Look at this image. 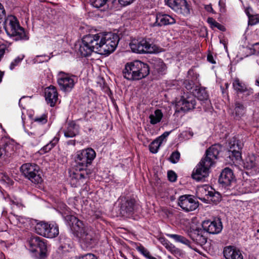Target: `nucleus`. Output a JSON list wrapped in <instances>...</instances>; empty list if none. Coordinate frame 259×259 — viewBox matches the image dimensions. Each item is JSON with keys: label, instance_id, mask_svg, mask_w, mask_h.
<instances>
[{"label": "nucleus", "instance_id": "nucleus-47", "mask_svg": "<svg viewBox=\"0 0 259 259\" xmlns=\"http://www.w3.org/2000/svg\"><path fill=\"white\" fill-rule=\"evenodd\" d=\"M135 0H118L119 3L122 6H127L132 3Z\"/></svg>", "mask_w": 259, "mask_h": 259}, {"label": "nucleus", "instance_id": "nucleus-39", "mask_svg": "<svg viewBox=\"0 0 259 259\" xmlns=\"http://www.w3.org/2000/svg\"><path fill=\"white\" fill-rule=\"evenodd\" d=\"M207 22L209 24H210L211 25L212 27L213 26L214 27H217L221 31H225L226 30L225 27L223 25L217 22L212 18H208L207 19Z\"/></svg>", "mask_w": 259, "mask_h": 259}, {"label": "nucleus", "instance_id": "nucleus-32", "mask_svg": "<svg viewBox=\"0 0 259 259\" xmlns=\"http://www.w3.org/2000/svg\"><path fill=\"white\" fill-rule=\"evenodd\" d=\"M168 236L173 238L177 242H181L188 246L190 245V241L184 236L177 234H169Z\"/></svg>", "mask_w": 259, "mask_h": 259}, {"label": "nucleus", "instance_id": "nucleus-3", "mask_svg": "<svg viewBox=\"0 0 259 259\" xmlns=\"http://www.w3.org/2000/svg\"><path fill=\"white\" fill-rule=\"evenodd\" d=\"M149 73L148 65L138 60L127 63L123 70L124 77L130 80H140L146 77Z\"/></svg>", "mask_w": 259, "mask_h": 259}, {"label": "nucleus", "instance_id": "nucleus-49", "mask_svg": "<svg viewBox=\"0 0 259 259\" xmlns=\"http://www.w3.org/2000/svg\"><path fill=\"white\" fill-rule=\"evenodd\" d=\"M207 195L209 196L211 198V199L212 198H213L214 195H216L218 198L219 197V193L214 191H210L207 192Z\"/></svg>", "mask_w": 259, "mask_h": 259}, {"label": "nucleus", "instance_id": "nucleus-19", "mask_svg": "<svg viewBox=\"0 0 259 259\" xmlns=\"http://www.w3.org/2000/svg\"><path fill=\"white\" fill-rule=\"evenodd\" d=\"M204 230L200 228L193 229L189 233L190 237L197 244L202 246L207 241V238L204 235Z\"/></svg>", "mask_w": 259, "mask_h": 259}, {"label": "nucleus", "instance_id": "nucleus-35", "mask_svg": "<svg viewBox=\"0 0 259 259\" xmlns=\"http://www.w3.org/2000/svg\"><path fill=\"white\" fill-rule=\"evenodd\" d=\"M59 139L57 137H55L50 142L45 146L42 150L45 152H48L50 151L58 143Z\"/></svg>", "mask_w": 259, "mask_h": 259}, {"label": "nucleus", "instance_id": "nucleus-7", "mask_svg": "<svg viewBox=\"0 0 259 259\" xmlns=\"http://www.w3.org/2000/svg\"><path fill=\"white\" fill-rule=\"evenodd\" d=\"M76 82L77 78L74 75L62 71L58 74V84L60 90L64 92H70L73 89Z\"/></svg>", "mask_w": 259, "mask_h": 259}, {"label": "nucleus", "instance_id": "nucleus-48", "mask_svg": "<svg viewBox=\"0 0 259 259\" xmlns=\"http://www.w3.org/2000/svg\"><path fill=\"white\" fill-rule=\"evenodd\" d=\"M184 84L185 86V88L188 90H191L192 89V88L193 87V83L192 81H190L189 80H186L184 82Z\"/></svg>", "mask_w": 259, "mask_h": 259}, {"label": "nucleus", "instance_id": "nucleus-33", "mask_svg": "<svg viewBox=\"0 0 259 259\" xmlns=\"http://www.w3.org/2000/svg\"><path fill=\"white\" fill-rule=\"evenodd\" d=\"M13 223L17 226L21 227V225H24L27 222V219L21 216L14 215L12 218Z\"/></svg>", "mask_w": 259, "mask_h": 259}, {"label": "nucleus", "instance_id": "nucleus-9", "mask_svg": "<svg viewBox=\"0 0 259 259\" xmlns=\"http://www.w3.org/2000/svg\"><path fill=\"white\" fill-rule=\"evenodd\" d=\"M212 166L202 158L193 170L192 177L197 181L203 180L208 176L209 170Z\"/></svg>", "mask_w": 259, "mask_h": 259}, {"label": "nucleus", "instance_id": "nucleus-37", "mask_svg": "<svg viewBox=\"0 0 259 259\" xmlns=\"http://www.w3.org/2000/svg\"><path fill=\"white\" fill-rule=\"evenodd\" d=\"M165 247L175 256H179L181 254L180 250L170 242L165 244Z\"/></svg>", "mask_w": 259, "mask_h": 259}, {"label": "nucleus", "instance_id": "nucleus-4", "mask_svg": "<svg viewBox=\"0 0 259 259\" xmlns=\"http://www.w3.org/2000/svg\"><path fill=\"white\" fill-rule=\"evenodd\" d=\"M132 51L139 54H153L161 52V49L155 45L150 44L145 38L133 39L130 43Z\"/></svg>", "mask_w": 259, "mask_h": 259}, {"label": "nucleus", "instance_id": "nucleus-17", "mask_svg": "<svg viewBox=\"0 0 259 259\" xmlns=\"http://www.w3.org/2000/svg\"><path fill=\"white\" fill-rule=\"evenodd\" d=\"M69 225L71 226L72 230L76 234V236H79L81 233L85 231L88 228L79 220L76 217L71 215L69 217Z\"/></svg>", "mask_w": 259, "mask_h": 259}, {"label": "nucleus", "instance_id": "nucleus-62", "mask_svg": "<svg viewBox=\"0 0 259 259\" xmlns=\"http://www.w3.org/2000/svg\"><path fill=\"white\" fill-rule=\"evenodd\" d=\"M136 259H140V258H136Z\"/></svg>", "mask_w": 259, "mask_h": 259}, {"label": "nucleus", "instance_id": "nucleus-38", "mask_svg": "<svg viewBox=\"0 0 259 259\" xmlns=\"http://www.w3.org/2000/svg\"><path fill=\"white\" fill-rule=\"evenodd\" d=\"M235 111L236 115L241 116L244 113L245 107L242 103L236 102L235 103Z\"/></svg>", "mask_w": 259, "mask_h": 259}, {"label": "nucleus", "instance_id": "nucleus-59", "mask_svg": "<svg viewBox=\"0 0 259 259\" xmlns=\"http://www.w3.org/2000/svg\"><path fill=\"white\" fill-rule=\"evenodd\" d=\"M4 177H5V179H4V180H5V181L7 180L8 182L10 181V179L7 176L5 175Z\"/></svg>", "mask_w": 259, "mask_h": 259}, {"label": "nucleus", "instance_id": "nucleus-45", "mask_svg": "<svg viewBox=\"0 0 259 259\" xmlns=\"http://www.w3.org/2000/svg\"><path fill=\"white\" fill-rule=\"evenodd\" d=\"M76 259H98L97 257L92 253H87L83 255L79 256Z\"/></svg>", "mask_w": 259, "mask_h": 259}, {"label": "nucleus", "instance_id": "nucleus-50", "mask_svg": "<svg viewBox=\"0 0 259 259\" xmlns=\"http://www.w3.org/2000/svg\"><path fill=\"white\" fill-rule=\"evenodd\" d=\"M39 57H41V58H44V59L42 60H39L40 62H44V61H48V60H49L51 58L50 57H49V56H47V55H40V56H36V58H38Z\"/></svg>", "mask_w": 259, "mask_h": 259}, {"label": "nucleus", "instance_id": "nucleus-60", "mask_svg": "<svg viewBox=\"0 0 259 259\" xmlns=\"http://www.w3.org/2000/svg\"><path fill=\"white\" fill-rule=\"evenodd\" d=\"M231 195H236L237 194V193L236 192H232L231 194Z\"/></svg>", "mask_w": 259, "mask_h": 259}, {"label": "nucleus", "instance_id": "nucleus-53", "mask_svg": "<svg viewBox=\"0 0 259 259\" xmlns=\"http://www.w3.org/2000/svg\"><path fill=\"white\" fill-rule=\"evenodd\" d=\"M211 200L213 202H219L221 200V195L219 193V197L218 198V197L216 195L213 196V198H212Z\"/></svg>", "mask_w": 259, "mask_h": 259}, {"label": "nucleus", "instance_id": "nucleus-34", "mask_svg": "<svg viewBox=\"0 0 259 259\" xmlns=\"http://www.w3.org/2000/svg\"><path fill=\"white\" fill-rule=\"evenodd\" d=\"M109 0H90V3L93 7L101 8L104 7Z\"/></svg>", "mask_w": 259, "mask_h": 259}, {"label": "nucleus", "instance_id": "nucleus-57", "mask_svg": "<svg viewBox=\"0 0 259 259\" xmlns=\"http://www.w3.org/2000/svg\"><path fill=\"white\" fill-rule=\"evenodd\" d=\"M170 132H165L162 135V136L165 139L168 137V136L169 135Z\"/></svg>", "mask_w": 259, "mask_h": 259}, {"label": "nucleus", "instance_id": "nucleus-54", "mask_svg": "<svg viewBox=\"0 0 259 259\" xmlns=\"http://www.w3.org/2000/svg\"><path fill=\"white\" fill-rule=\"evenodd\" d=\"M207 60L209 62H210V63H211L212 64H214V63H215L214 60H213V56L211 55H210V54L208 55V56H207Z\"/></svg>", "mask_w": 259, "mask_h": 259}, {"label": "nucleus", "instance_id": "nucleus-55", "mask_svg": "<svg viewBox=\"0 0 259 259\" xmlns=\"http://www.w3.org/2000/svg\"><path fill=\"white\" fill-rule=\"evenodd\" d=\"M253 50L256 52V53H259V42L256 43L253 45Z\"/></svg>", "mask_w": 259, "mask_h": 259}, {"label": "nucleus", "instance_id": "nucleus-42", "mask_svg": "<svg viewBox=\"0 0 259 259\" xmlns=\"http://www.w3.org/2000/svg\"><path fill=\"white\" fill-rule=\"evenodd\" d=\"M34 121L37 122L39 124H45L47 122V117L46 115L42 114L40 116L36 117L34 118Z\"/></svg>", "mask_w": 259, "mask_h": 259}, {"label": "nucleus", "instance_id": "nucleus-2", "mask_svg": "<svg viewBox=\"0 0 259 259\" xmlns=\"http://www.w3.org/2000/svg\"><path fill=\"white\" fill-rule=\"evenodd\" d=\"M96 156L95 150L88 148L76 152L74 156L73 166L78 172L74 174L77 179H87L92 173V170L88 167L91 165Z\"/></svg>", "mask_w": 259, "mask_h": 259}, {"label": "nucleus", "instance_id": "nucleus-23", "mask_svg": "<svg viewBox=\"0 0 259 259\" xmlns=\"http://www.w3.org/2000/svg\"><path fill=\"white\" fill-rule=\"evenodd\" d=\"M135 201L134 199L122 200L120 205V213L123 215L130 214L134 211Z\"/></svg>", "mask_w": 259, "mask_h": 259}, {"label": "nucleus", "instance_id": "nucleus-46", "mask_svg": "<svg viewBox=\"0 0 259 259\" xmlns=\"http://www.w3.org/2000/svg\"><path fill=\"white\" fill-rule=\"evenodd\" d=\"M167 177L170 181L174 182L176 181L177 176L174 171L170 170L167 172Z\"/></svg>", "mask_w": 259, "mask_h": 259}, {"label": "nucleus", "instance_id": "nucleus-30", "mask_svg": "<svg viewBox=\"0 0 259 259\" xmlns=\"http://www.w3.org/2000/svg\"><path fill=\"white\" fill-rule=\"evenodd\" d=\"M243 185L245 186V188H247L248 189L245 190V191L243 190H239V193H244V192H252L255 191L256 190L254 189L255 186V182L254 180L251 181L250 180H247L243 184Z\"/></svg>", "mask_w": 259, "mask_h": 259}, {"label": "nucleus", "instance_id": "nucleus-51", "mask_svg": "<svg viewBox=\"0 0 259 259\" xmlns=\"http://www.w3.org/2000/svg\"><path fill=\"white\" fill-rule=\"evenodd\" d=\"M11 202L12 203V204L16 205L18 207H20V206L22 205L21 203L20 202H19V201L16 199H15L14 200H11Z\"/></svg>", "mask_w": 259, "mask_h": 259}, {"label": "nucleus", "instance_id": "nucleus-10", "mask_svg": "<svg viewBox=\"0 0 259 259\" xmlns=\"http://www.w3.org/2000/svg\"><path fill=\"white\" fill-rule=\"evenodd\" d=\"M178 205L186 211L195 210L198 206V202L192 195H184L179 197Z\"/></svg>", "mask_w": 259, "mask_h": 259}, {"label": "nucleus", "instance_id": "nucleus-58", "mask_svg": "<svg viewBox=\"0 0 259 259\" xmlns=\"http://www.w3.org/2000/svg\"><path fill=\"white\" fill-rule=\"evenodd\" d=\"M255 99L257 101H259V93H257L255 95Z\"/></svg>", "mask_w": 259, "mask_h": 259}, {"label": "nucleus", "instance_id": "nucleus-5", "mask_svg": "<svg viewBox=\"0 0 259 259\" xmlns=\"http://www.w3.org/2000/svg\"><path fill=\"white\" fill-rule=\"evenodd\" d=\"M36 232L45 237L53 238L59 234V228L56 224H50L44 222H40L35 227Z\"/></svg>", "mask_w": 259, "mask_h": 259}, {"label": "nucleus", "instance_id": "nucleus-28", "mask_svg": "<svg viewBox=\"0 0 259 259\" xmlns=\"http://www.w3.org/2000/svg\"><path fill=\"white\" fill-rule=\"evenodd\" d=\"M233 86L235 90L240 93H243L247 90L245 84L238 78L234 79Z\"/></svg>", "mask_w": 259, "mask_h": 259}, {"label": "nucleus", "instance_id": "nucleus-44", "mask_svg": "<svg viewBox=\"0 0 259 259\" xmlns=\"http://www.w3.org/2000/svg\"><path fill=\"white\" fill-rule=\"evenodd\" d=\"M259 22V18L257 16H249L248 23L250 25H253Z\"/></svg>", "mask_w": 259, "mask_h": 259}, {"label": "nucleus", "instance_id": "nucleus-22", "mask_svg": "<svg viewBox=\"0 0 259 259\" xmlns=\"http://www.w3.org/2000/svg\"><path fill=\"white\" fill-rule=\"evenodd\" d=\"M224 255L226 259H243L241 251L233 246H227L224 248Z\"/></svg>", "mask_w": 259, "mask_h": 259}, {"label": "nucleus", "instance_id": "nucleus-16", "mask_svg": "<svg viewBox=\"0 0 259 259\" xmlns=\"http://www.w3.org/2000/svg\"><path fill=\"white\" fill-rule=\"evenodd\" d=\"M230 149L228 151V155L230 158H232V160L234 159L238 160L241 159V155L240 150L242 149V144L239 142L238 140L233 138L229 142Z\"/></svg>", "mask_w": 259, "mask_h": 259}, {"label": "nucleus", "instance_id": "nucleus-40", "mask_svg": "<svg viewBox=\"0 0 259 259\" xmlns=\"http://www.w3.org/2000/svg\"><path fill=\"white\" fill-rule=\"evenodd\" d=\"M160 145V142H158L156 140H154L149 145V150L150 152L153 153H156L158 152V149Z\"/></svg>", "mask_w": 259, "mask_h": 259}, {"label": "nucleus", "instance_id": "nucleus-27", "mask_svg": "<svg viewBox=\"0 0 259 259\" xmlns=\"http://www.w3.org/2000/svg\"><path fill=\"white\" fill-rule=\"evenodd\" d=\"M163 117V113L159 109L156 110L153 114L150 115L149 118L152 124H156L159 122Z\"/></svg>", "mask_w": 259, "mask_h": 259}, {"label": "nucleus", "instance_id": "nucleus-15", "mask_svg": "<svg viewBox=\"0 0 259 259\" xmlns=\"http://www.w3.org/2000/svg\"><path fill=\"white\" fill-rule=\"evenodd\" d=\"M195 97L193 95H190L186 98L182 97L181 100L177 103V106L180 107L181 110L184 111H188L195 108L196 105Z\"/></svg>", "mask_w": 259, "mask_h": 259}, {"label": "nucleus", "instance_id": "nucleus-21", "mask_svg": "<svg viewBox=\"0 0 259 259\" xmlns=\"http://www.w3.org/2000/svg\"><path fill=\"white\" fill-rule=\"evenodd\" d=\"M46 100L51 106H54L58 100V94L57 89L53 85L46 88L45 91Z\"/></svg>", "mask_w": 259, "mask_h": 259}, {"label": "nucleus", "instance_id": "nucleus-12", "mask_svg": "<svg viewBox=\"0 0 259 259\" xmlns=\"http://www.w3.org/2000/svg\"><path fill=\"white\" fill-rule=\"evenodd\" d=\"M222 147L220 144H214L210 147L205 152V157L202 158L206 162L213 166L218 158Z\"/></svg>", "mask_w": 259, "mask_h": 259}, {"label": "nucleus", "instance_id": "nucleus-29", "mask_svg": "<svg viewBox=\"0 0 259 259\" xmlns=\"http://www.w3.org/2000/svg\"><path fill=\"white\" fill-rule=\"evenodd\" d=\"M195 97H196L199 100H206L208 99V95L205 89L202 88L196 89L193 95Z\"/></svg>", "mask_w": 259, "mask_h": 259}, {"label": "nucleus", "instance_id": "nucleus-26", "mask_svg": "<svg viewBox=\"0 0 259 259\" xmlns=\"http://www.w3.org/2000/svg\"><path fill=\"white\" fill-rule=\"evenodd\" d=\"M80 238L81 240L84 242L87 246H90L92 244V241L93 239V232L88 228L85 231L81 233L78 236Z\"/></svg>", "mask_w": 259, "mask_h": 259}, {"label": "nucleus", "instance_id": "nucleus-18", "mask_svg": "<svg viewBox=\"0 0 259 259\" xmlns=\"http://www.w3.org/2000/svg\"><path fill=\"white\" fill-rule=\"evenodd\" d=\"M175 23V19L169 15L158 13L156 14L155 22L153 23V26L161 27L173 24Z\"/></svg>", "mask_w": 259, "mask_h": 259}, {"label": "nucleus", "instance_id": "nucleus-31", "mask_svg": "<svg viewBox=\"0 0 259 259\" xmlns=\"http://www.w3.org/2000/svg\"><path fill=\"white\" fill-rule=\"evenodd\" d=\"M154 69L159 73H162L166 69L164 63L161 59H157L154 64Z\"/></svg>", "mask_w": 259, "mask_h": 259}, {"label": "nucleus", "instance_id": "nucleus-61", "mask_svg": "<svg viewBox=\"0 0 259 259\" xmlns=\"http://www.w3.org/2000/svg\"><path fill=\"white\" fill-rule=\"evenodd\" d=\"M22 99V98L21 99H20V101H19V104H20V102H21V101Z\"/></svg>", "mask_w": 259, "mask_h": 259}, {"label": "nucleus", "instance_id": "nucleus-6", "mask_svg": "<svg viewBox=\"0 0 259 259\" xmlns=\"http://www.w3.org/2000/svg\"><path fill=\"white\" fill-rule=\"evenodd\" d=\"M23 175L34 184L40 183L42 179L40 176L39 167L36 164L25 163L21 166Z\"/></svg>", "mask_w": 259, "mask_h": 259}, {"label": "nucleus", "instance_id": "nucleus-8", "mask_svg": "<svg viewBox=\"0 0 259 259\" xmlns=\"http://www.w3.org/2000/svg\"><path fill=\"white\" fill-rule=\"evenodd\" d=\"M165 3L179 14L184 16H188L190 14L192 8L186 0H165Z\"/></svg>", "mask_w": 259, "mask_h": 259}, {"label": "nucleus", "instance_id": "nucleus-36", "mask_svg": "<svg viewBox=\"0 0 259 259\" xmlns=\"http://www.w3.org/2000/svg\"><path fill=\"white\" fill-rule=\"evenodd\" d=\"M136 249L146 257L149 259H156L155 257L151 256L149 251L143 246L140 245L138 246Z\"/></svg>", "mask_w": 259, "mask_h": 259}, {"label": "nucleus", "instance_id": "nucleus-24", "mask_svg": "<svg viewBox=\"0 0 259 259\" xmlns=\"http://www.w3.org/2000/svg\"><path fill=\"white\" fill-rule=\"evenodd\" d=\"M64 136L66 138H72L78 134V126L71 121L68 123L67 127L64 131Z\"/></svg>", "mask_w": 259, "mask_h": 259}, {"label": "nucleus", "instance_id": "nucleus-56", "mask_svg": "<svg viewBox=\"0 0 259 259\" xmlns=\"http://www.w3.org/2000/svg\"><path fill=\"white\" fill-rule=\"evenodd\" d=\"M165 138L163 137L162 135L159 136L158 138L156 139L155 140L157 141L158 142H160V144H161L162 142L165 140Z\"/></svg>", "mask_w": 259, "mask_h": 259}, {"label": "nucleus", "instance_id": "nucleus-41", "mask_svg": "<svg viewBox=\"0 0 259 259\" xmlns=\"http://www.w3.org/2000/svg\"><path fill=\"white\" fill-rule=\"evenodd\" d=\"M180 157V153L178 151H176L172 153L170 156L169 159L172 163H176L179 161Z\"/></svg>", "mask_w": 259, "mask_h": 259}, {"label": "nucleus", "instance_id": "nucleus-43", "mask_svg": "<svg viewBox=\"0 0 259 259\" xmlns=\"http://www.w3.org/2000/svg\"><path fill=\"white\" fill-rule=\"evenodd\" d=\"M24 56L18 57L13 61H12L10 66V69L13 70L15 66L18 65L23 59Z\"/></svg>", "mask_w": 259, "mask_h": 259}, {"label": "nucleus", "instance_id": "nucleus-20", "mask_svg": "<svg viewBox=\"0 0 259 259\" xmlns=\"http://www.w3.org/2000/svg\"><path fill=\"white\" fill-rule=\"evenodd\" d=\"M243 166L247 170H251L252 172L259 171L258 158L254 155L247 156L243 162Z\"/></svg>", "mask_w": 259, "mask_h": 259}, {"label": "nucleus", "instance_id": "nucleus-11", "mask_svg": "<svg viewBox=\"0 0 259 259\" xmlns=\"http://www.w3.org/2000/svg\"><path fill=\"white\" fill-rule=\"evenodd\" d=\"M28 243L31 251L37 252L41 257L45 255L47 245L40 237L37 236L31 237L29 240Z\"/></svg>", "mask_w": 259, "mask_h": 259}, {"label": "nucleus", "instance_id": "nucleus-14", "mask_svg": "<svg viewBox=\"0 0 259 259\" xmlns=\"http://www.w3.org/2000/svg\"><path fill=\"white\" fill-rule=\"evenodd\" d=\"M202 226L204 231L212 234L219 233L223 228L222 222L220 219H215L213 221H204L202 224Z\"/></svg>", "mask_w": 259, "mask_h": 259}, {"label": "nucleus", "instance_id": "nucleus-1", "mask_svg": "<svg viewBox=\"0 0 259 259\" xmlns=\"http://www.w3.org/2000/svg\"><path fill=\"white\" fill-rule=\"evenodd\" d=\"M119 40V36L115 33L90 34L82 38L79 52L83 57L91 55L93 52L109 55L115 51Z\"/></svg>", "mask_w": 259, "mask_h": 259}, {"label": "nucleus", "instance_id": "nucleus-25", "mask_svg": "<svg viewBox=\"0 0 259 259\" xmlns=\"http://www.w3.org/2000/svg\"><path fill=\"white\" fill-rule=\"evenodd\" d=\"M13 146L11 144H5L0 147V162L10 156L13 151Z\"/></svg>", "mask_w": 259, "mask_h": 259}, {"label": "nucleus", "instance_id": "nucleus-52", "mask_svg": "<svg viewBox=\"0 0 259 259\" xmlns=\"http://www.w3.org/2000/svg\"><path fill=\"white\" fill-rule=\"evenodd\" d=\"M160 242L165 247V244H168L169 243L168 240H166L164 238H159Z\"/></svg>", "mask_w": 259, "mask_h": 259}, {"label": "nucleus", "instance_id": "nucleus-13", "mask_svg": "<svg viewBox=\"0 0 259 259\" xmlns=\"http://www.w3.org/2000/svg\"><path fill=\"white\" fill-rule=\"evenodd\" d=\"M219 181L224 187H230L235 184V179L233 172L230 168L226 167L224 168L219 177ZM228 189H231L230 188Z\"/></svg>", "mask_w": 259, "mask_h": 259}]
</instances>
